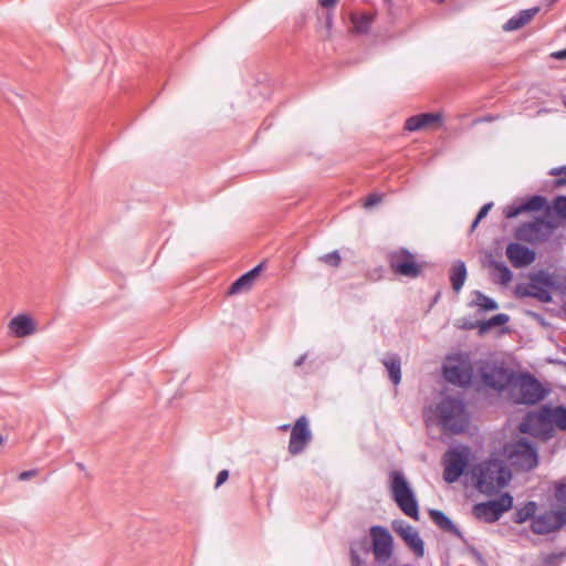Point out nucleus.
<instances>
[{
  "label": "nucleus",
  "mask_w": 566,
  "mask_h": 566,
  "mask_svg": "<svg viewBox=\"0 0 566 566\" xmlns=\"http://www.w3.org/2000/svg\"><path fill=\"white\" fill-rule=\"evenodd\" d=\"M474 474L476 475V489L485 495L495 494L512 478L510 469L503 461L495 458L481 462Z\"/></svg>",
  "instance_id": "obj_1"
},
{
  "label": "nucleus",
  "mask_w": 566,
  "mask_h": 566,
  "mask_svg": "<svg viewBox=\"0 0 566 566\" xmlns=\"http://www.w3.org/2000/svg\"><path fill=\"white\" fill-rule=\"evenodd\" d=\"M439 423L443 431L462 433L468 424L464 403L460 398L447 396L437 406Z\"/></svg>",
  "instance_id": "obj_2"
},
{
  "label": "nucleus",
  "mask_w": 566,
  "mask_h": 566,
  "mask_svg": "<svg viewBox=\"0 0 566 566\" xmlns=\"http://www.w3.org/2000/svg\"><path fill=\"white\" fill-rule=\"evenodd\" d=\"M389 489L398 507L409 517L419 520V505L415 492L401 471L389 472Z\"/></svg>",
  "instance_id": "obj_3"
},
{
  "label": "nucleus",
  "mask_w": 566,
  "mask_h": 566,
  "mask_svg": "<svg viewBox=\"0 0 566 566\" xmlns=\"http://www.w3.org/2000/svg\"><path fill=\"white\" fill-rule=\"evenodd\" d=\"M369 536L375 565L396 566V560L392 559L394 537L388 528L381 525H374L369 528Z\"/></svg>",
  "instance_id": "obj_4"
},
{
  "label": "nucleus",
  "mask_w": 566,
  "mask_h": 566,
  "mask_svg": "<svg viewBox=\"0 0 566 566\" xmlns=\"http://www.w3.org/2000/svg\"><path fill=\"white\" fill-rule=\"evenodd\" d=\"M506 455L513 467L523 471H532L538 464V455L532 442L525 438L505 447Z\"/></svg>",
  "instance_id": "obj_5"
},
{
  "label": "nucleus",
  "mask_w": 566,
  "mask_h": 566,
  "mask_svg": "<svg viewBox=\"0 0 566 566\" xmlns=\"http://www.w3.org/2000/svg\"><path fill=\"white\" fill-rule=\"evenodd\" d=\"M391 271L400 276L416 279L422 273V264L416 261L415 254L405 248L391 251L388 254Z\"/></svg>",
  "instance_id": "obj_6"
},
{
  "label": "nucleus",
  "mask_w": 566,
  "mask_h": 566,
  "mask_svg": "<svg viewBox=\"0 0 566 566\" xmlns=\"http://www.w3.org/2000/svg\"><path fill=\"white\" fill-rule=\"evenodd\" d=\"M555 224L543 217L534 221L524 222L515 229L514 237L527 243L544 242L551 235Z\"/></svg>",
  "instance_id": "obj_7"
},
{
  "label": "nucleus",
  "mask_w": 566,
  "mask_h": 566,
  "mask_svg": "<svg viewBox=\"0 0 566 566\" xmlns=\"http://www.w3.org/2000/svg\"><path fill=\"white\" fill-rule=\"evenodd\" d=\"M512 506L513 496L510 493H503L496 500L475 504L473 506V514L485 523H494L500 520L503 513L510 511Z\"/></svg>",
  "instance_id": "obj_8"
},
{
  "label": "nucleus",
  "mask_w": 566,
  "mask_h": 566,
  "mask_svg": "<svg viewBox=\"0 0 566 566\" xmlns=\"http://www.w3.org/2000/svg\"><path fill=\"white\" fill-rule=\"evenodd\" d=\"M512 385L518 388L520 397L517 401L524 405H535L543 400L547 394L539 380L530 373L521 374L516 380L513 379Z\"/></svg>",
  "instance_id": "obj_9"
},
{
  "label": "nucleus",
  "mask_w": 566,
  "mask_h": 566,
  "mask_svg": "<svg viewBox=\"0 0 566 566\" xmlns=\"http://www.w3.org/2000/svg\"><path fill=\"white\" fill-rule=\"evenodd\" d=\"M553 285L554 282L552 276L544 271H539L531 275L527 286L518 285L516 287V293L520 296L535 297L541 302L548 303L552 301V294L548 291V287H552Z\"/></svg>",
  "instance_id": "obj_10"
},
{
  "label": "nucleus",
  "mask_w": 566,
  "mask_h": 566,
  "mask_svg": "<svg viewBox=\"0 0 566 566\" xmlns=\"http://www.w3.org/2000/svg\"><path fill=\"white\" fill-rule=\"evenodd\" d=\"M469 462L468 450L450 449L444 454L443 479L448 483H453L464 473Z\"/></svg>",
  "instance_id": "obj_11"
},
{
  "label": "nucleus",
  "mask_w": 566,
  "mask_h": 566,
  "mask_svg": "<svg viewBox=\"0 0 566 566\" xmlns=\"http://www.w3.org/2000/svg\"><path fill=\"white\" fill-rule=\"evenodd\" d=\"M312 432L308 426V420L305 416L296 419L291 428V436L289 441V453L291 455L301 454L312 441Z\"/></svg>",
  "instance_id": "obj_12"
},
{
  "label": "nucleus",
  "mask_w": 566,
  "mask_h": 566,
  "mask_svg": "<svg viewBox=\"0 0 566 566\" xmlns=\"http://www.w3.org/2000/svg\"><path fill=\"white\" fill-rule=\"evenodd\" d=\"M391 527L417 557L421 558L424 556V543L410 524L403 520H395L391 523Z\"/></svg>",
  "instance_id": "obj_13"
},
{
  "label": "nucleus",
  "mask_w": 566,
  "mask_h": 566,
  "mask_svg": "<svg viewBox=\"0 0 566 566\" xmlns=\"http://www.w3.org/2000/svg\"><path fill=\"white\" fill-rule=\"evenodd\" d=\"M564 525L562 510L546 511L532 518L531 530L536 535H547L558 531Z\"/></svg>",
  "instance_id": "obj_14"
},
{
  "label": "nucleus",
  "mask_w": 566,
  "mask_h": 566,
  "mask_svg": "<svg viewBox=\"0 0 566 566\" xmlns=\"http://www.w3.org/2000/svg\"><path fill=\"white\" fill-rule=\"evenodd\" d=\"M481 379L486 387L502 391L507 385L513 384L515 375L503 366H492L491 368H481Z\"/></svg>",
  "instance_id": "obj_15"
},
{
  "label": "nucleus",
  "mask_w": 566,
  "mask_h": 566,
  "mask_svg": "<svg viewBox=\"0 0 566 566\" xmlns=\"http://www.w3.org/2000/svg\"><path fill=\"white\" fill-rule=\"evenodd\" d=\"M542 209H545V213L549 214L552 207L547 206V201L545 197L541 195H534L526 200H523L521 202H514L511 206H507L504 209V216L507 219H512L521 214L522 212L527 211H539Z\"/></svg>",
  "instance_id": "obj_16"
},
{
  "label": "nucleus",
  "mask_w": 566,
  "mask_h": 566,
  "mask_svg": "<svg viewBox=\"0 0 566 566\" xmlns=\"http://www.w3.org/2000/svg\"><path fill=\"white\" fill-rule=\"evenodd\" d=\"M377 18L375 11L353 10L348 13L352 24L349 32L355 35H368Z\"/></svg>",
  "instance_id": "obj_17"
},
{
  "label": "nucleus",
  "mask_w": 566,
  "mask_h": 566,
  "mask_svg": "<svg viewBox=\"0 0 566 566\" xmlns=\"http://www.w3.org/2000/svg\"><path fill=\"white\" fill-rule=\"evenodd\" d=\"M506 256L515 269L525 268L536 260L534 250L517 242H512L506 247Z\"/></svg>",
  "instance_id": "obj_18"
},
{
  "label": "nucleus",
  "mask_w": 566,
  "mask_h": 566,
  "mask_svg": "<svg viewBox=\"0 0 566 566\" xmlns=\"http://www.w3.org/2000/svg\"><path fill=\"white\" fill-rule=\"evenodd\" d=\"M443 376L451 384L468 386L471 382L473 371L469 365H448L443 367Z\"/></svg>",
  "instance_id": "obj_19"
},
{
  "label": "nucleus",
  "mask_w": 566,
  "mask_h": 566,
  "mask_svg": "<svg viewBox=\"0 0 566 566\" xmlns=\"http://www.w3.org/2000/svg\"><path fill=\"white\" fill-rule=\"evenodd\" d=\"M429 516L439 528L451 533L452 535L461 539L463 544H467V538L462 531L442 511L430 510Z\"/></svg>",
  "instance_id": "obj_20"
},
{
  "label": "nucleus",
  "mask_w": 566,
  "mask_h": 566,
  "mask_svg": "<svg viewBox=\"0 0 566 566\" xmlns=\"http://www.w3.org/2000/svg\"><path fill=\"white\" fill-rule=\"evenodd\" d=\"M371 552V543L367 536L353 541L349 547V557L352 566H366V560L360 554L367 556Z\"/></svg>",
  "instance_id": "obj_21"
},
{
  "label": "nucleus",
  "mask_w": 566,
  "mask_h": 566,
  "mask_svg": "<svg viewBox=\"0 0 566 566\" xmlns=\"http://www.w3.org/2000/svg\"><path fill=\"white\" fill-rule=\"evenodd\" d=\"M442 116L439 113H421L419 115L410 116L405 123V129L416 132L431 126L434 123H441Z\"/></svg>",
  "instance_id": "obj_22"
},
{
  "label": "nucleus",
  "mask_w": 566,
  "mask_h": 566,
  "mask_svg": "<svg viewBox=\"0 0 566 566\" xmlns=\"http://www.w3.org/2000/svg\"><path fill=\"white\" fill-rule=\"evenodd\" d=\"M263 264H258L252 270L248 271L247 273L242 274L240 277H238L229 287L228 294L229 295H235L244 291H249L255 281V279L261 273Z\"/></svg>",
  "instance_id": "obj_23"
},
{
  "label": "nucleus",
  "mask_w": 566,
  "mask_h": 566,
  "mask_svg": "<svg viewBox=\"0 0 566 566\" xmlns=\"http://www.w3.org/2000/svg\"><path fill=\"white\" fill-rule=\"evenodd\" d=\"M543 418L546 424H555L556 428H558L562 431H566V407L565 406H557V407H549V406H543L542 407Z\"/></svg>",
  "instance_id": "obj_24"
},
{
  "label": "nucleus",
  "mask_w": 566,
  "mask_h": 566,
  "mask_svg": "<svg viewBox=\"0 0 566 566\" xmlns=\"http://www.w3.org/2000/svg\"><path fill=\"white\" fill-rule=\"evenodd\" d=\"M545 424L546 422L544 421L541 409L538 412H527L518 424V430L522 433L536 436L539 432V428Z\"/></svg>",
  "instance_id": "obj_25"
},
{
  "label": "nucleus",
  "mask_w": 566,
  "mask_h": 566,
  "mask_svg": "<svg viewBox=\"0 0 566 566\" xmlns=\"http://www.w3.org/2000/svg\"><path fill=\"white\" fill-rule=\"evenodd\" d=\"M9 327L14 336L25 337L35 332L34 322L27 315L20 314L13 317Z\"/></svg>",
  "instance_id": "obj_26"
},
{
  "label": "nucleus",
  "mask_w": 566,
  "mask_h": 566,
  "mask_svg": "<svg viewBox=\"0 0 566 566\" xmlns=\"http://www.w3.org/2000/svg\"><path fill=\"white\" fill-rule=\"evenodd\" d=\"M539 11V8L534 7L526 10H521L518 13L510 18L503 25L504 31H515L527 24L534 15Z\"/></svg>",
  "instance_id": "obj_27"
},
{
  "label": "nucleus",
  "mask_w": 566,
  "mask_h": 566,
  "mask_svg": "<svg viewBox=\"0 0 566 566\" xmlns=\"http://www.w3.org/2000/svg\"><path fill=\"white\" fill-rule=\"evenodd\" d=\"M382 364L388 370L389 378L394 385H398L401 380V361L397 354H392L382 359Z\"/></svg>",
  "instance_id": "obj_28"
},
{
  "label": "nucleus",
  "mask_w": 566,
  "mask_h": 566,
  "mask_svg": "<svg viewBox=\"0 0 566 566\" xmlns=\"http://www.w3.org/2000/svg\"><path fill=\"white\" fill-rule=\"evenodd\" d=\"M467 279V266L464 262L457 261L450 272V281L455 292H459Z\"/></svg>",
  "instance_id": "obj_29"
},
{
  "label": "nucleus",
  "mask_w": 566,
  "mask_h": 566,
  "mask_svg": "<svg viewBox=\"0 0 566 566\" xmlns=\"http://www.w3.org/2000/svg\"><path fill=\"white\" fill-rule=\"evenodd\" d=\"M537 504L534 501L526 502L522 507L516 509L513 514V522L516 524H523L527 520L535 517Z\"/></svg>",
  "instance_id": "obj_30"
},
{
  "label": "nucleus",
  "mask_w": 566,
  "mask_h": 566,
  "mask_svg": "<svg viewBox=\"0 0 566 566\" xmlns=\"http://www.w3.org/2000/svg\"><path fill=\"white\" fill-rule=\"evenodd\" d=\"M510 321V316L504 313L496 314L486 321H481L479 324V334L483 335L489 332L491 328L496 326H502Z\"/></svg>",
  "instance_id": "obj_31"
},
{
  "label": "nucleus",
  "mask_w": 566,
  "mask_h": 566,
  "mask_svg": "<svg viewBox=\"0 0 566 566\" xmlns=\"http://www.w3.org/2000/svg\"><path fill=\"white\" fill-rule=\"evenodd\" d=\"M473 294L475 298L471 305H476L482 311H495L499 308L497 303L493 298L483 294L481 291H474Z\"/></svg>",
  "instance_id": "obj_32"
},
{
  "label": "nucleus",
  "mask_w": 566,
  "mask_h": 566,
  "mask_svg": "<svg viewBox=\"0 0 566 566\" xmlns=\"http://www.w3.org/2000/svg\"><path fill=\"white\" fill-rule=\"evenodd\" d=\"M489 266L499 272V282L501 284L506 285L511 282L513 274L505 263L491 259L489 261Z\"/></svg>",
  "instance_id": "obj_33"
},
{
  "label": "nucleus",
  "mask_w": 566,
  "mask_h": 566,
  "mask_svg": "<svg viewBox=\"0 0 566 566\" xmlns=\"http://www.w3.org/2000/svg\"><path fill=\"white\" fill-rule=\"evenodd\" d=\"M549 175L556 177L553 180L554 188H560L563 186H566V166L551 169Z\"/></svg>",
  "instance_id": "obj_34"
},
{
  "label": "nucleus",
  "mask_w": 566,
  "mask_h": 566,
  "mask_svg": "<svg viewBox=\"0 0 566 566\" xmlns=\"http://www.w3.org/2000/svg\"><path fill=\"white\" fill-rule=\"evenodd\" d=\"M318 260L321 262L327 264L328 266L338 268L342 262V256H340L339 252L337 250H335L329 253L323 254L322 256H319Z\"/></svg>",
  "instance_id": "obj_35"
},
{
  "label": "nucleus",
  "mask_w": 566,
  "mask_h": 566,
  "mask_svg": "<svg viewBox=\"0 0 566 566\" xmlns=\"http://www.w3.org/2000/svg\"><path fill=\"white\" fill-rule=\"evenodd\" d=\"M554 496L557 503L566 507V478L555 485Z\"/></svg>",
  "instance_id": "obj_36"
},
{
  "label": "nucleus",
  "mask_w": 566,
  "mask_h": 566,
  "mask_svg": "<svg viewBox=\"0 0 566 566\" xmlns=\"http://www.w3.org/2000/svg\"><path fill=\"white\" fill-rule=\"evenodd\" d=\"M556 214L566 220V196H557L553 202Z\"/></svg>",
  "instance_id": "obj_37"
},
{
  "label": "nucleus",
  "mask_w": 566,
  "mask_h": 566,
  "mask_svg": "<svg viewBox=\"0 0 566 566\" xmlns=\"http://www.w3.org/2000/svg\"><path fill=\"white\" fill-rule=\"evenodd\" d=\"M492 207L493 202H488L480 208L476 217L474 218L471 224V231H473L478 227V224L488 216Z\"/></svg>",
  "instance_id": "obj_38"
},
{
  "label": "nucleus",
  "mask_w": 566,
  "mask_h": 566,
  "mask_svg": "<svg viewBox=\"0 0 566 566\" xmlns=\"http://www.w3.org/2000/svg\"><path fill=\"white\" fill-rule=\"evenodd\" d=\"M333 25H334L333 10H326L325 19H324V27L326 29V38L327 39L331 36Z\"/></svg>",
  "instance_id": "obj_39"
},
{
  "label": "nucleus",
  "mask_w": 566,
  "mask_h": 566,
  "mask_svg": "<svg viewBox=\"0 0 566 566\" xmlns=\"http://www.w3.org/2000/svg\"><path fill=\"white\" fill-rule=\"evenodd\" d=\"M465 545V548L467 551L480 563H484V558H483V555L482 553L476 548L474 547L473 545L469 544V542L467 541V544Z\"/></svg>",
  "instance_id": "obj_40"
},
{
  "label": "nucleus",
  "mask_w": 566,
  "mask_h": 566,
  "mask_svg": "<svg viewBox=\"0 0 566 566\" xmlns=\"http://www.w3.org/2000/svg\"><path fill=\"white\" fill-rule=\"evenodd\" d=\"M381 201V196L378 193H370L365 200V207H373Z\"/></svg>",
  "instance_id": "obj_41"
},
{
  "label": "nucleus",
  "mask_w": 566,
  "mask_h": 566,
  "mask_svg": "<svg viewBox=\"0 0 566 566\" xmlns=\"http://www.w3.org/2000/svg\"><path fill=\"white\" fill-rule=\"evenodd\" d=\"M228 478L229 471L226 469L221 470L217 475L214 488H219L220 485H222L228 480Z\"/></svg>",
  "instance_id": "obj_42"
},
{
  "label": "nucleus",
  "mask_w": 566,
  "mask_h": 566,
  "mask_svg": "<svg viewBox=\"0 0 566 566\" xmlns=\"http://www.w3.org/2000/svg\"><path fill=\"white\" fill-rule=\"evenodd\" d=\"M339 0H318V6L325 10H333L337 6Z\"/></svg>",
  "instance_id": "obj_43"
},
{
  "label": "nucleus",
  "mask_w": 566,
  "mask_h": 566,
  "mask_svg": "<svg viewBox=\"0 0 566 566\" xmlns=\"http://www.w3.org/2000/svg\"><path fill=\"white\" fill-rule=\"evenodd\" d=\"M35 474H36V470L23 471L19 474V480L27 481V480L31 479L32 476H34Z\"/></svg>",
  "instance_id": "obj_44"
},
{
  "label": "nucleus",
  "mask_w": 566,
  "mask_h": 566,
  "mask_svg": "<svg viewBox=\"0 0 566 566\" xmlns=\"http://www.w3.org/2000/svg\"><path fill=\"white\" fill-rule=\"evenodd\" d=\"M479 324H481V321L468 322V323L463 324V327L467 329H474V328H479Z\"/></svg>",
  "instance_id": "obj_45"
},
{
  "label": "nucleus",
  "mask_w": 566,
  "mask_h": 566,
  "mask_svg": "<svg viewBox=\"0 0 566 566\" xmlns=\"http://www.w3.org/2000/svg\"><path fill=\"white\" fill-rule=\"evenodd\" d=\"M553 56L559 60L566 59V49L557 51Z\"/></svg>",
  "instance_id": "obj_46"
},
{
  "label": "nucleus",
  "mask_w": 566,
  "mask_h": 566,
  "mask_svg": "<svg viewBox=\"0 0 566 566\" xmlns=\"http://www.w3.org/2000/svg\"><path fill=\"white\" fill-rule=\"evenodd\" d=\"M306 359V354L301 355L294 363V366L298 367L304 364Z\"/></svg>",
  "instance_id": "obj_47"
},
{
  "label": "nucleus",
  "mask_w": 566,
  "mask_h": 566,
  "mask_svg": "<svg viewBox=\"0 0 566 566\" xmlns=\"http://www.w3.org/2000/svg\"><path fill=\"white\" fill-rule=\"evenodd\" d=\"M291 428H292V427H291L290 424H282V426L280 427V430L285 431V430H289V429H291Z\"/></svg>",
  "instance_id": "obj_48"
},
{
  "label": "nucleus",
  "mask_w": 566,
  "mask_h": 566,
  "mask_svg": "<svg viewBox=\"0 0 566 566\" xmlns=\"http://www.w3.org/2000/svg\"><path fill=\"white\" fill-rule=\"evenodd\" d=\"M560 510H562V514H563L564 523H565V525H566V507L560 509Z\"/></svg>",
  "instance_id": "obj_49"
},
{
  "label": "nucleus",
  "mask_w": 566,
  "mask_h": 566,
  "mask_svg": "<svg viewBox=\"0 0 566 566\" xmlns=\"http://www.w3.org/2000/svg\"><path fill=\"white\" fill-rule=\"evenodd\" d=\"M433 2L438 3V4H441L443 3L446 0H432Z\"/></svg>",
  "instance_id": "obj_50"
},
{
  "label": "nucleus",
  "mask_w": 566,
  "mask_h": 566,
  "mask_svg": "<svg viewBox=\"0 0 566 566\" xmlns=\"http://www.w3.org/2000/svg\"><path fill=\"white\" fill-rule=\"evenodd\" d=\"M384 2H385L386 4H388V6H390V4H391V2H392V0H384Z\"/></svg>",
  "instance_id": "obj_51"
},
{
  "label": "nucleus",
  "mask_w": 566,
  "mask_h": 566,
  "mask_svg": "<svg viewBox=\"0 0 566 566\" xmlns=\"http://www.w3.org/2000/svg\"><path fill=\"white\" fill-rule=\"evenodd\" d=\"M3 441H4V439H3L2 434H0V444H2Z\"/></svg>",
  "instance_id": "obj_52"
},
{
  "label": "nucleus",
  "mask_w": 566,
  "mask_h": 566,
  "mask_svg": "<svg viewBox=\"0 0 566 566\" xmlns=\"http://www.w3.org/2000/svg\"><path fill=\"white\" fill-rule=\"evenodd\" d=\"M563 104L566 107V97H563Z\"/></svg>",
  "instance_id": "obj_53"
}]
</instances>
